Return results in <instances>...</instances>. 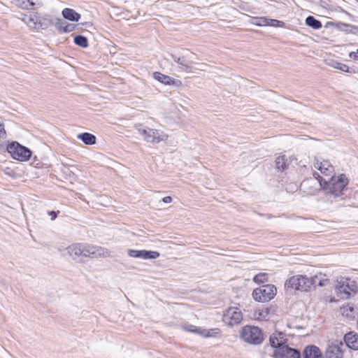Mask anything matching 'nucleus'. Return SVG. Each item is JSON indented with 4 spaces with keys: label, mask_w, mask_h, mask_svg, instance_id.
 <instances>
[{
    "label": "nucleus",
    "mask_w": 358,
    "mask_h": 358,
    "mask_svg": "<svg viewBox=\"0 0 358 358\" xmlns=\"http://www.w3.org/2000/svg\"><path fill=\"white\" fill-rule=\"evenodd\" d=\"M277 289L275 285L265 284L253 290L252 296L255 301L258 302H266L273 299L276 295Z\"/></svg>",
    "instance_id": "nucleus-6"
},
{
    "label": "nucleus",
    "mask_w": 358,
    "mask_h": 358,
    "mask_svg": "<svg viewBox=\"0 0 358 358\" xmlns=\"http://www.w3.org/2000/svg\"><path fill=\"white\" fill-rule=\"evenodd\" d=\"M313 177L315 180H317L318 181L320 189L323 190L324 187H326L327 185L328 181L326 180L325 179H324L320 175V173H318L317 172H315V171L313 173Z\"/></svg>",
    "instance_id": "nucleus-33"
},
{
    "label": "nucleus",
    "mask_w": 358,
    "mask_h": 358,
    "mask_svg": "<svg viewBox=\"0 0 358 358\" xmlns=\"http://www.w3.org/2000/svg\"><path fill=\"white\" fill-rule=\"evenodd\" d=\"M162 201L165 203H169L172 201V197L170 196H166L162 199Z\"/></svg>",
    "instance_id": "nucleus-42"
},
{
    "label": "nucleus",
    "mask_w": 358,
    "mask_h": 358,
    "mask_svg": "<svg viewBox=\"0 0 358 358\" xmlns=\"http://www.w3.org/2000/svg\"><path fill=\"white\" fill-rule=\"evenodd\" d=\"M315 167L320 170L321 173L324 174H327V173L329 171V168L330 167L332 169V166L329 165L327 162H321L320 164L317 163V164L315 165Z\"/></svg>",
    "instance_id": "nucleus-31"
},
{
    "label": "nucleus",
    "mask_w": 358,
    "mask_h": 358,
    "mask_svg": "<svg viewBox=\"0 0 358 358\" xmlns=\"http://www.w3.org/2000/svg\"><path fill=\"white\" fill-rule=\"evenodd\" d=\"M35 163H36V166H38L40 164V163H39V162H38V163H37V161H35Z\"/></svg>",
    "instance_id": "nucleus-45"
},
{
    "label": "nucleus",
    "mask_w": 358,
    "mask_h": 358,
    "mask_svg": "<svg viewBox=\"0 0 358 358\" xmlns=\"http://www.w3.org/2000/svg\"><path fill=\"white\" fill-rule=\"evenodd\" d=\"M303 358H323L320 349L315 345H307L303 350Z\"/></svg>",
    "instance_id": "nucleus-14"
},
{
    "label": "nucleus",
    "mask_w": 358,
    "mask_h": 358,
    "mask_svg": "<svg viewBox=\"0 0 358 358\" xmlns=\"http://www.w3.org/2000/svg\"><path fill=\"white\" fill-rule=\"evenodd\" d=\"M55 26L56 29L61 33H69L73 31L75 29L76 25L73 24H69L66 21L57 18Z\"/></svg>",
    "instance_id": "nucleus-19"
},
{
    "label": "nucleus",
    "mask_w": 358,
    "mask_h": 358,
    "mask_svg": "<svg viewBox=\"0 0 358 358\" xmlns=\"http://www.w3.org/2000/svg\"><path fill=\"white\" fill-rule=\"evenodd\" d=\"M59 213V210H48V215L51 217V220H55Z\"/></svg>",
    "instance_id": "nucleus-38"
},
{
    "label": "nucleus",
    "mask_w": 358,
    "mask_h": 358,
    "mask_svg": "<svg viewBox=\"0 0 358 358\" xmlns=\"http://www.w3.org/2000/svg\"><path fill=\"white\" fill-rule=\"evenodd\" d=\"M77 138L82 141L85 145H92L96 143V136L90 133L84 132L77 135Z\"/></svg>",
    "instance_id": "nucleus-21"
},
{
    "label": "nucleus",
    "mask_w": 358,
    "mask_h": 358,
    "mask_svg": "<svg viewBox=\"0 0 358 358\" xmlns=\"http://www.w3.org/2000/svg\"><path fill=\"white\" fill-rule=\"evenodd\" d=\"M73 42L76 45L83 48H86L89 46L88 39L86 36L81 34H76L73 36Z\"/></svg>",
    "instance_id": "nucleus-23"
},
{
    "label": "nucleus",
    "mask_w": 358,
    "mask_h": 358,
    "mask_svg": "<svg viewBox=\"0 0 358 358\" xmlns=\"http://www.w3.org/2000/svg\"><path fill=\"white\" fill-rule=\"evenodd\" d=\"M240 338L245 343L258 345L264 340V333L258 327L253 325H245L240 330Z\"/></svg>",
    "instance_id": "nucleus-4"
},
{
    "label": "nucleus",
    "mask_w": 358,
    "mask_h": 358,
    "mask_svg": "<svg viewBox=\"0 0 358 358\" xmlns=\"http://www.w3.org/2000/svg\"><path fill=\"white\" fill-rule=\"evenodd\" d=\"M153 78L166 85L175 87H180L182 85V82L180 80L175 79L158 71L153 73Z\"/></svg>",
    "instance_id": "nucleus-12"
},
{
    "label": "nucleus",
    "mask_w": 358,
    "mask_h": 358,
    "mask_svg": "<svg viewBox=\"0 0 358 358\" xmlns=\"http://www.w3.org/2000/svg\"><path fill=\"white\" fill-rule=\"evenodd\" d=\"M335 292L337 296L341 299H348L351 297L350 292L341 280L336 285Z\"/></svg>",
    "instance_id": "nucleus-18"
},
{
    "label": "nucleus",
    "mask_w": 358,
    "mask_h": 358,
    "mask_svg": "<svg viewBox=\"0 0 358 358\" xmlns=\"http://www.w3.org/2000/svg\"><path fill=\"white\" fill-rule=\"evenodd\" d=\"M139 131L148 143H159L161 141L159 133L155 129L148 128V129H140Z\"/></svg>",
    "instance_id": "nucleus-15"
},
{
    "label": "nucleus",
    "mask_w": 358,
    "mask_h": 358,
    "mask_svg": "<svg viewBox=\"0 0 358 358\" xmlns=\"http://www.w3.org/2000/svg\"><path fill=\"white\" fill-rule=\"evenodd\" d=\"M287 161V159L285 158V155L278 157L275 159L276 168L280 171H285L288 167Z\"/></svg>",
    "instance_id": "nucleus-25"
},
{
    "label": "nucleus",
    "mask_w": 358,
    "mask_h": 358,
    "mask_svg": "<svg viewBox=\"0 0 358 358\" xmlns=\"http://www.w3.org/2000/svg\"><path fill=\"white\" fill-rule=\"evenodd\" d=\"M62 14L64 19L72 22H78L81 17L80 13L69 8L63 9Z\"/></svg>",
    "instance_id": "nucleus-20"
},
{
    "label": "nucleus",
    "mask_w": 358,
    "mask_h": 358,
    "mask_svg": "<svg viewBox=\"0 0 358 358\" xmlns=\"http://www.w3.org/2000/svg\"><path fill=\"white\" fill-rule=\"evenodd\" d=\"M329 65L334 69L340 70L342 72H346V73H355V71L353 69L349 67L348 66H347L345 64L341 63L336 60H331L329 63Z\"/></svg>",
    "instance_id": "nucleus-22"
},
{
    "label": "nucleus",
    "mask_w": 358,
    "mask_h": 358,
    "mask_svg": "<svg viewBox=\"0 0 358 358\" xmlns=\"http://www.w3.org/2000/svg\"><path fill=\"white\" fill-rule=\"evenodd\" d=\"M68 253L72 258L78 262H84L85 259L82 258L81 243L73 244L66 248Z\"/></svg>",
    "instance_id": "nucleus-16"
},
{
    "label": "nucleus",
    "mask_w": 358,
    "mask_h": 358,
    "mask_svg": "<svg viewBox=\"0 0 358 358\" xmlns=\"http://www.w3.org/2000/svg\"><path fill=\"white\" fill-rule=\"evenodd\" d=\"M250 22L257 27L267 26L268 18L266 17H252Z\"/></svg>",
    "instance_id": "nucleus-30"
},
{
    "label": "nucleus",
    "mask_w": 358,
    "mask_h": 358,
    "mask_svg": "<svg viewBox=\"0 0 358 358\" xmlns=\"http://www.w3.org/2000/svg\"><path fill=\"white\" fill-rule=\"evenodd\" d=\"M343 341L349 349L358 350V334L355 331L346 333L343 336Z\"/></svg>",
    "instance_id": "nucleus-13"
},
{
    "label": "nucleus",
    "mask_w": 358,
    "mask_h": 358,
    "mask_svg": "<svg viewBox=\"0 0 358 358\" xmlns=\"http://www.w3.org/2000/svg\"><path fill=\"white\" fill-rule=\"evenodd\" d=\"M267 26H271L274 27H283L285 22L278 20L268 18Z\"/></svg>",
    "instance_id": "nucleus-35"
},
{
    "label": "nucleus",
    "mask_w": 358,
    "mask_h": 358,
    "mask_svg": "<svg viewBox=\"0 0 358 358\" xmlns=\"http://www.w3.org/2000/svg\"><path fill=\"white\" fill-rule=\"evenodd\" d=\"M27 2L29 0H16V5L22 9L30 10Z\"/></svg>",
    "instance_id": "nucleus-37"
},
{
    "label": "nucleus",
    "mask_w": 358,
    "mask_h": 358,
    "mask_svg": "<svg viewBox=\"0 0 358 358\" xmlns=\"http://www.w3.org/2000/svg\"><path fill=\"white\" fill-rule=\"evenodd\" d=\"M172 59L178 64H180L182 66V69L186 71H189L191 70V66L187 64V61L185 59L184 57H177L176 55H171Z\"/></svg>",
    "instance_id": "nucleus-27"
},
{
    "label": "nucleus",
    "mask_w": 358,
    "mask_h": 358,
    "mask_svg": "<svg viewBox=\"0 0 358 358\" xmlns=\"http://www.w3.org/2000/svg\"><path fill=\"white\" fill-rule=\"evenodd\" d=\"M268 280V274L266 273H259L253 278V281L257 284H264Z\"/></svg>",
    "instance_id": "nucleus-29"
},
{
    "label": "nucleus",
    "mask_w": 358,
    "mask_h": 358,
    "mask_svg": "<svg viewBox=\"0 0 358 358\" xmlns=\"http://www.w3.org/2000/svg\"><path fill=\"white\" fill-rule=\"evenodd\" d=\"M329 282L325 275L320 273L312 277L303 275H296L289 278L285 283L287 291L308 292L316 286L324 287Z\"/></svg>",
    "instance_id": "nucleus-1"
},
{
    "label": "nucleus",
    "mask_w": 358,
    "mask_h": 358,
    "mask_svg": "<svg viewBox=\"0 0 358 358\" xmlns=\"http://www.w3.org/2000/svg\"><path fill=\"white\" fill-rule=\"evenodd\" d=\"M343 313H345L348 317H355V308L352 306L348 303L346 306H343Z\"/></svg>",
    "instance_id": "nucleus-32"
},
{
    "label": "nucleus",
    "mask_w": 358,
    "mask_h": 358,
    "mask_svg": "<svg viewBox=\"0 0 358 358\" xmlns=\"http://www.w3.org/2000/svg\"><path fill=\"white\" fill-rule=\"evenodd\" d=\"M6 134V130L4 128V124L0 121V137Z\"/></svg>",
    "instance_id": "nucleus-40"
},
{
    "label": "nucleus",
    "mask_w": 358,
    "mask_h": 358,
    "mask_svg": "<svg viewBox=\"0 0 358 358\" xmlns=\"http://www.w3.org/2000/svg\"><path fill=\"white\" fill-rule=\"evenodd\" d=\"M35 163H36V166H38L40 164V163H39V162H38V163H37V161H35Z\"/></svg>",
    "instance_id": "nucleus-44"
},
{
    "label": "nucleus",
    "mask_w": 358,
    "mask_h": 358,
    "mask_svg": "<svg viewBox=\"0 0 358 358\" xmlns=\"http://www.w3.org/2000/svg\"><path fill=\"white\" fill-rule=\"evenodd\" d=\"M127 255L134 258H140L143 259H155L160 256L157 251L141 250H136L133 249L127 250Z\"/></svg>",
    "instance_id": "nucleus-11"
},
{
    "label": "nucleus",
    "mask_w": 358,
    "mask_h": 358,
    "mask_svg": "<svg viewBox=\"0 0 358 358\" xmlns=\"http://www.w3.org/2000/svg\"><path fill=\"white\" fill-rule=\"evenodd\" d=\"M306 24L314 29H319L322 27V22L312 15H309L306 18Z\"/></svg>",
    "instance_id": "nucleus-24"
},
{
    "label": "nucleus",
    "mask_w": 358,
    "mask_h": 358,
    "mask_svg": "<svg viewBox=\"0 0 358 358\" xmlns=\"http://www.w3.org/2000/svg\"><path fill=\"white\" fill-rule=\"evenodd\" d=\"M329 301L333 302V301H335V300L334 299H331Z\"/></svg>",
    "instance_id": "nucleus-46"
},
{
    "label": "nucleus",
    "mask_w": 358,
    "mask_h": 358,
    "mask_svg": "<svg viewBox=\"0 0 358 358\" xmlns=\"http://www.w3.org/2000/svg\"><path fill=\"white\" fill-rule=\"evenodd\" d=\"M269 344L273 348L274 358H301L299 350L287 345V339L282 332L273 333L269 337Z\"/></svg>",
    "instance_id": "nucleus-2"
},
{
    "label": "nucleus",
    "mask_w": 358,
    "mask_h": 358,
    "mask_svg": "<svg viewBox=\"0 0 358 358\" xmlns=\"http://www.w3.org/2000/svg\"><path fill=\"white\" fill-rule=\"evenodd\" d=\"M269 314V309L268 308H263L262 309H258L255 311V316L257 317L258 320H266L268 318Z\"/></svg>",
    "instance_id": "nucleus-28"
},
{
    "label": "nucleus",
    "mask_w": 358,
    "mask_h": 358,
    "mask_svg": "<svg viewBox=\"0 0 358 358\" xmlns=\"http://www.w3.org/2000/svg\"><path fill=\"white\" fill-rule=\"evenodd\" d=\"M6 150L14 159L20 162L28 161L32 155V152L29 148L21 145L17 141H12L8 143Z\"/></svg>",
    "instance_id": "nucleus-5"
},
{
    "label": "nucleus",
    "mask_w": 358,
    "mask_h": 358,
    "mask_svg": "<svg viewBox=\"0 0 358 358\" xmlns=\"http://www.w3.org/2000/svg\"><path fill=\"white\" fill-rule=\"evenodd\" d=\"M347 24L346 23H343V22H337V23H334L333 22H327V24H325V27L326 28H328L330 26H336V28L340 30V31H344L345 29V28L347 27Z\"/></svg>",
    "instance_id": "nucleus-34"
},
{
    "label": "nucleus",
    "mask_w": 358,
    "mask_h": 358,
    "mask_svg": "<svg viewBox=\"0 0 358 358\" xmlns=\"http://www.w3.org/2000/svg\"><path fill=\"white\" fill-rule=\"evenodd\" d=\"M349 180L345 174H340L339 176H333L327 182V185L324 187L323 191L326 194L329 196V198L334 199L341 197L345 195L344 191Z\"/></svg>",
    "instance_id": "nucleus-3"
},
{
    "label": "nucleus",
    "mask_w": 358,
    "mask_h": 358,
    "mask_svg": "<svg viewBox=\"0 0 358 358\" xmlns=\"http://www.w3.org/2000/svg\"><path fill=\"white\" fill-rule=\"evenodd\" d=\"M346 285L350 293L355 294L358 292V287L357 282L355 280H352L350 278H345L341 280Z\"/></svg>",
    "instance_id": "nucleus-26"
},
{
    "label": "nucleus",
    "mask_w": 358,
    "mask_h": 358,
    "mask_svg": "<svg viewBox=\"0 0 358 358\" xmlns=\"http://www.w3.org/2000/svg\"><path fill=\"white\" fill-rule=\"evenodd\" d=\"M82 258L90 257L92 259L97 258L99 257H106L108 255V252L106 249L92 245H87L81 244Z\"/></svg>",
    "instance_id": "nucleus-8"
},
{
    "label": "nucleus",
    "mask_w": 358,
    "mask_h": 358,
    "mask_svg": "<svg viewBox=\"0 0 358 358\" xmlns=\"http://www.w3.org/2000/svg\"><path fill=\"white\" fill-rule=\"evenodd\" d=\"M29 20L32 24H29L30 28L38 29H46L51 24H55V19L50 15H45L41 17L38 13H31L29 17Z\"/></svg>",
    "instance_id": "nucleus-7"
},
{
    "label": "nucleus",
    "mask_w": 358,
    "mask_h": 358,
    "mask_svg": "<svg viewBox=\"0 0 358 358\" xmlns=\"http://www.w3.org/2000/svg\"><path fill=\"white\" fill-rule=\"evenodd\" d=\"M20 15L22 17V21L24 22L28 26H29V24H32V23L29 22V17H27V15L26 14L20 13Z\"/></svg>",
    "instance_id": "nucleus-39"
},
{
    "label": "nucleus",
    "mask_w": 358,
    "mask_h": 358,
    "mask_svg": "<svg viewBox=\"0 0 358 358\" xmlns=\"http://www.w3.org/2000/svg\"><path fill=\"white\" fill-rule=\"evenodd\" d=\"M344 31L347 34H358V27L348 24Z\"/></svg>",
    "instance_id": "nucleus-36"
},
{
    "label": "nucleus",
    "mask_w": 358,
    "mask_h": 358,
    "mask_svg": "<svg viewBox=\"0 0 358 358\" xmlns=\"http://www.w3.org/2000/svg\"><path fill=\"white\" fill-rule=\"evenodd\" d=\"M28 3V6L29 7V9H32L34 6L35 5V2L34 1V0H29V2Z\"/></svg>",
    "instance_id": "nucleus-43"
},
{
    "label": "nucleus",
    "mask_w": 358,
    "mask_h": 358,
    "mask_svg": "<svg viewBox=\"0 0 358 358\" xmlns=\"http://www.w3.org/2000/svg\"><path fill=\"white\" fill-rule=\"evenodd\" d=\"M343 343L341 341L336 343H332L327 346L323 358H343Z\"/></svg>",
    "instance_id": "nucleus-10"
},
{
    "label": "nucleus",
    "mask_w": 358,
    "mask_h": 358,
    "mask_svg": "<svg viewBox=\"0 0 358 358\" xmlns=\"http://www.w3.org/2000/svg\"><path fill=\"white\" fill-rule=\"evenodd\" d=\"M349 57H350L351 59H355V60L358 59V53H357V52H351L349 54Z\"/></svg>",
    "instance_id": "nucleus-41"
},
{
    "label": "nucleus",
    "mask_w": 358,
    "mask_h": 358,
    "mask_svg": "<svg viewBox=\"0 0 358 358\" xmlns=\"http://www.w3.org/2000/svg\"><path fill=\"white\" fill-rule=\"evenodd\" d=\"M227 314L229 316V325L234 326L238 324L243 320V314L237 308H229Z\"/></svg>",
    "instance_id": "nucleus-17"
},
{
    "label": "nucleus",
    "mask_w": 358,
    "mask_h": 358,
    "mask_svg": "<svg viewBox=\"0 0 358 358\" xmlns=\"http://www.w3.org/2000/svg\"><path fill=\"white\" fill-rule=\"evenodd\" d=\"M357 53H358V49H357Z\"/></svg>",
    "instance_id": "nucleus-47"
},
{
    "label": "nucleus",
    "mask_w": 358,
    "mask_h": 358,
    "mask_svg": "<svg viewBox=\"0 0 358 358\" xmlns=\"http://www.w3.org/2000/svg\"><path fill=\"white\" fill-rule=\"evenodd\" d=\"M183 329L186 331L199 334L203 337L209 338V337H215L220 333V330L217 328L210 329H201L196 326L192 324H186L182 327Z\"/></svg>",
    "instance_id": "nucleus-9"
}]
</instances>
